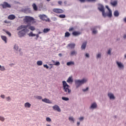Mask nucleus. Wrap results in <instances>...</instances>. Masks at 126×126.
I'll use <instances>...</instances> for the list:
<instances>
[{"instance_id":"obj_14","label":"nucleus","mask_w":126,"mask_h":126,"mask_svg":"<svg viewBox=\"0 0 126 126\" xmlns=\"http://www.w3.org/2000/svg\"><path fill=\"white\" fill-rule=\"evenodd\" d=\"M113 15L115 17H119V16H120V12L118 10H115L114 12Z\"/></svg>"},{"instance_id":"obj_29","label":"nucleus","mask_w":126,"mask_h":126,"mask_svg":"<svg viewBox=\"0 0 126 126\" xmlns=\"http://www.w3.org/2000/svg\"><path fill=\"white\" fill-rule=\"evenodd\" d=\"M53 63H54V65H57L59 66L61 64L59 62H55V61H52Z\"/></svg>"},{"instance_id":"obj_34","label":"nucleus","mask_w":126,"mask_h":126,"mask_svg":"<svg viewBox=\"0 0 126 126\" xmlns=\"http://www.w3.org/2000/svg\"><path fill=\"white\" fill-rule=\"evenodd\" d=\"M59 17L60 18H65V15L64 14H61L59 15Z\"/></svg>"},{"instance_id":"obj_36","label":"nucleus","mask_w":126,"mask_h":126,"mask_svg":"<svg viewBox=\"0 0 126 126\" xmlns=\"http://www.w3.org/2000/svg\"><path fill=\"white\" fill-rule=\"evenodd\" d=\"M4 120H5L4 119V117L0 116V121H1V122H4Z\"/></svg>"},{"instance_id":"obj_56","label":"nucleus","mask_w":126,"mask_h":126,"mask_svg":"<svg viewBox=\"0 0 126 126\" xmlns=\"http://www.w3.org/2000/svg\"><path fill=\"white\" fill-rule=\"evenodd\" d=\"M86 57L87 58H89V54L86 53Z\"/></svg>"},{"instance_id":"obj_4","label":"nucleus","mask_w":126,"mask_h":126,"mask_svg":"<svg viewBox=\"0 0 126 126\" xmlns=\"http://www.w3.org/2000/svg\"><path fill=\"white\" fill-rule=\"evenodd\" d=\"M98 9L99 11L102 12V16L103 17H106L107 16V13L105 12V8H104V6L101 4H98Z\"/></svg>"},{"instance_id":"obj_52","label":"nucleus","mask_w":126,"mask_h":126,"mask_svg":"<svg viewBox=\"0 0 126 126\" xmlns=\"http://www.w3.org/2000/svg\"><path fill=\"white\" fill-rule=\"evenodd\" d=\"M6 99H7V101H9L11 100V99H10V97L8 96L7 97H6Z\"/></svg>"},{"instance_id":"obj_50","label":"nucleus","mask_w":126,"mask_h":126,"mask_svg":"<svg viewBox=\"0 0 126 126\" xmlns=\"http://www.w3.org/2000/svg\"><path fill=\"white\" fill-rule=\"evenodd\" d=\"M101 58V54H98L97 55V58Z\"/></svg>"},{"instance_id":"obj_57","label":"nucleus","mask_w":126,"mask_h":126,"mask_svg":"<svg viewBox=\"0 0 126 126\" xmlns=\"http://www.w3.org/2000/svg\"><path fill=\"white\" fill-rule=\"evenodd\" d=\"M123 38H124V39H126V33L124 34Z\"/></svg>"},{"instance_id":"obj_53","label":"nucleus","mask_w":126,"mask_h":126,"mask_svg":"<svg viewBox=\"0 0 126 126\" xmlns=\"http://www.w3.org/2000/svg\"><path fill=\"white\" fill-rule=\"evenodd\" d=\"M108 55H111V50H109L107 52Z\"/></svg>"},{"instance_id":"obj_23","label":"nucleus","mask_w":126,"mask_h":126,"mask_svg":"<svg viewBox=\"0 0 126 126\" xmlns=\"http://www.w3.org/2000/svg\"><path fill=\"white\" fill-rule=\"evenodd\" d=\"M96 108H97V104H96V103H93L91 106V108L95 109Z\"/></svg>"},{"instance_id":"obj_45","label":"nucleus","mask_w":126,"mask_h":126,"mask_svg":"<svg viewBox=\"0 0 126 126\" xmlns=\"http://www.w3.org/2000/svg\"><path fill=\"white\" fill-rule=\"evenodd\" d=\"M43 66L44 67H46V68H49V66H48L47 64H44Z\"/></svg>"},{"instance_id":"obj_31","label":"nucleus","mask_w":126,"mask_h":126,"mask_svg":"<svg viewBox=\"0 0 126 126\" xmlns=\"http://www.w3.org/2000/svg\"><path fill=\"white\" fill-rule=\"evenodd\" d=\"M62 100H63L64 101H68V100H69V98H68V97H62Z\"/></svg>"},{"instance_id":"obj_24","label":"nucleus","mask_w":126,"mask_h":126,"mask_svg":"<svg viewBox=\"0 0 126 126\" xmlns=\"http://www.w3.org/2000/svg\"><path fill=\"white\" fill-rule=\"evenodd\" d=\"M108 96L109 97L110 99H115V96L113 94L109 93L108 94Z\"/></svg>"},{"instance_id":"obj_55","label":"nucleus","mask_w":126,"mask_h":126,"mask_svg":"<svg viewBox=\"0 0 126 126\" xmlns=\"http://www.w3.org/2000/svg\"><path fill=\"white\" fill-rule=\"evenodd\" d=\"M36 40H37V39H38V37H39V34H36Z\"/></svg>"},{"instance_id":"obj_60","label":"nucleus","mask_w":126,"mask_h":126,"mask_svg":"<svg viewBox=\"0 0 126 126\" xmlns=\"http://www.w3.org/2000/svg\"><path fill=\"white\" fill-rule=\"evenodd\" d=\"M67 3V2L66 1H64V4L66 5Z\"/></svg>"},{"instance_id":"obj_5","label":"nucleus","mask_w":126,"mask_h":126,"mask_svg":"<svg viewBox=\"0 0 126 126\" xmlns=\"http://www.w3.org/2000/svg\"><path fill=\"white\" fill-rule=\"evenodd\" d=\"M87 81V80L86 79H83L82 80H77L75 81V84L77 86V88H78L80 85L84 84V83H85Z\"/></svg>"},{"instance_id":"obj_54","label":"nucleus","mask_w":126,"mask_h":126,"mask_svg":"<svg viewBox=\"0 0 126 126\" xmlns=\"http://www.w3.org/2000/svg\"><path fill=\"white\" fill-rule=\"evenodd\" d=\"M58 3H59V4L62 5V4L63 3V1H58Z\"/></svg>"},{"instance_id":"obj_40","label":"nucleus","mask_w":126,"mask_h":126,"mask_svg":"<svg viewBox=\"0 0 126 126\" xmlns=\"http://www.w3.org/2000/svg\"><path fill=\"white\" fill-rule=\"evenodd\" d=\"M46 120L47 122H52V119L50 117H47Z\"/></svg>"},{"instance_id":"obj_19","label":"nucleus","mask_w":126,"mask_h":126,"mask_svg":"<svg viewBox=\"0 0 126 126\" xmlns=\"http://www.w3.org/2000/svg\"><path fill=\"white\" fill-rule=\"evenodd\" d=\"M87 45V41H85L82 43L81 48H86Z\"/></svg>"},{"instance_id":"obj_13","label":"nucleus","mask_w":126,"mask_h":126,"mask_svg":"<svg viewBox=\"0 0 126 126\" xmlns=\"http://www.w3.org/2000/svg\"><path fill=\"white\" fill-rule=\"evenodd\" d=\"M8 19L9 20H13L15 19V15L13 14H11L8 16Z\"/></svg>"},{"instance_id":"obj_25","label":"nucleus","mask_w":126,"mask_h":126,"mask_svg":"<svg viewBox=\"0 0 126 126\" xmlns=\"http://www.w3.org/2000/svg\"><path fill=\"white\" fill-rule=\"evenodd\" d=\"M72 35L73 36H78V35H80V32H72Z\"/></svg>"},{"instance_id":"obj_26","label":"nucleus","mask_w":126,"mask_h":126,"mask_svg":"<svg viewBox=\"0 0 126 126\" xmlns=\"http://www.w3.org/2000/svg\"><path fill=\"white\" fill-rule=\"evenodd\" d=\"M68 47L69 48H74L75 47V44L74 43H71L68 45Z\"/></svg>"},{"instance_id":"obj_47","label":"nucleus","mask_w":126,"mask_h":126,"mask_svg":"<svg viewBox=\"0 0 126 126\" xmlns=\"http://www.w3.org/2000/svg\"><path fill=\"white\" fill-rule=\"evenodd\" d=\"M1 98H2V99H4V97H5V96L4 95V94H1L0 95Z\"/></svg>"},{"instance_id":"obj_37","label":"nucleus","mask_w":126,"mask_h":126,"mask_svg":"<svg viewBox=\"0 0 126 126\" xmlns=\"http://www.w3.org/2000/svg\"><path fill=\"white\" fill-rule=\"evenodd\" d=\"M28 35L29 36V37H32L33 32H31L29 33H28Z\"/></svg>"},{"instance_id":"obj_8","label":"nucleus","mask_w":126,"mask_h":126,"mask_svg":"<svg viewBox=\"0 0 126 126\" xmlns=\"http://www.w3.org/2000/svg\"><path fill=\"white\" fill-rule=\"evenodd\" d=\"M1 5L2 8H10L11 7L10 4H9L7 2H3L2 4H1Z\"/></svg>"},{"instance_id":"obj_48","label":"nucleus","mask_w":126,"mask_h":126,"mask_svg":"<svg viewBox=\"0 0 126 126\" xmlns=\"http://www.w3.org/2000/svg\"><path fill=\"white\" fill-rule=\"evenodd\" d=\"M79 0L81 2H86V0Z\"/></svg>"},{"instance_id":"obj_30","label":"nucleus","mask_w":126,"mask_h":126,"mask_svg":"<svg viewBox=\"0 0 126 126\" xmlns=\"http://www.w3.org/2000/svg\"><path fill=\"white\" fill-rule=\"evenodd\" d=\"M67 65H71V64H74V62H69L67 63Z\"/></svg>"},{"instance_id":"obj_39","label":"nucleus","mask_w":126,"mask_h":126,"mask_svg":"<svg viewBox=\"0 0 126 126\" xmlns=\"http://www.w3.org/2000/svg\"><path fill=\"white\" fill-rule=\"evenodd\" d=\"M74 55H76V52H75V51H72L71 52V56H74Z\"/></svg>"},{"instance_id":"obj_63","label":"nucleus","mask_w":126,"mask_h":126,"mask_svg":"<svg viewBox=\"0 0 126 126\" xmlns=\"http://www.w3.org/2000/svg\"><path fill=\"white\" fill-rule=\"evenodd\" d=\"M42 33H43V32H38V35L40 34H42Z\"/></svg>"},{"instance_id":"obj_62","label":"nucleus","mask_w":126,"mask_h":126,"mask_svg":"<svg viewBox=\"0 0 126 126\" xmlns=\"http://www.w3.org/2000/svg\"><path fill=\"white\" fill-rule=\"evenodd\" d=\"M79 125H80V122H77V126H79Z\"/></svg>"},{"instance_id":"obj_38","label":"nucleus","mask_w":126,"mask_h":126,"mask_svg":"<svg viewBox=\"0 0 126 126\" xmlns=\"http://www.w3.org/2000/svg\"><path fill=\"white\" fill-rule=\"evenodd\" d=\"M24 11L26 13H27L29 11V8H26L24 9Z\"/></svg>"},{"instance_id":"obj_27","label":"nucleus","mask_w":126,"mask_h":126,"mask_svg":"<svg viewBox=\"0 0 126 126\" xmlns=\"http://www.w3.org/2000/svg\"><path fill=\"white\" fill-rule=\"evenodd\" d=\"M51 29H44L43 31V33H48Z\"/></svg>"},{"instance_id":"obj_28","label":"nucleus","mask_w":126,"mask_h":126,"mask_svg":"<svg viewBox=\"0 0 126 126\" xmlns=\"http://www.w3.org/2000/svg\"><path fill=\"white\" fill-rule=\"evenodd\" d=\"M36 64L37 65H42V64H43V62L42 61H38L36 62Z\"/></svg>"},{"instance_id":"obj_9","label":"nucleus","mask_w":126,"mask_h":126,"mask_svg":"<svg viewBox=\"0 0 126 126\" xmlns=\"http://www.w3.org/2000/svg\"><path fill=\"white\" fill-rule=\"evenodd\" d=\"M53 11L56 13H63V10L59 8H54L53 9Z\"/></svg>"},{"instance_id":"obj_17","label":"nucleus","mask_w":126,"mask_h":126,"mask_svg":"<svg viewBox=\"0 0 126 126\" xmlns=\"http://www.w3.org/2000/svg\"><path fill=\"white\" fill-rule=\"evenodd\" d=\"M66 82L68 83H71V82H73V79H72V76L69 77Z\"/></svg>"},{"instance_id":"obj_51","label":"nucleus","mask_w":126,"mask_h":126,"mask_svg":"<svg viewBox=\"0 0 126 126\" xmlns=\"http://www.w3.org/2000/svg\"><path fill=\"white\" fill-rule=\"evenodd\" d=\"M89 88L87 87L86 89H83V91H84V92H85V91H87V90H88Z\"/></svg>"},{"instance_id":"obj_64","label":"nucleus","mask_w":126,"mask_h":126,"mask_svg":"<svg viewBox=\"0 0 126 126\" xmlns=\"http://www.w3.org/2000/svg\"><path fill=\"white\" fill-rule=\"evenodd\" d=\"M59 57H62V54H61V53L59 54Z\"/></svg>"},{"instance_id":"obj_35","label":"nucleus","mask_w":126,"mask_h":126,"mask_svg":"<svg viewBox=\"0 0 126 126\" xmlns=\"http://www.w3.org/2000/svg\"><path fill=\"white\" fill-rule=\"evenodd\" d=\"M69 120L71 122H73V123H74V119H73V117H69Z\"/></svg>"},{"instance_id":"obj_18","label":"nucleus","mask_w":126,"mask_h":126,"mask_svg":"<svg viewBox=\"0 0 126 126\" xmlns=\"http://www.w3.org/2000/svg\"><path fill=\"white\" fill-rule=\"evenodd\" d=\"M110 4H111V5H112V6H116L117 4H118V1L115 0V1H113L110 2Z\"/></svg>"},{"instance_id":"obj_3","label":"nucleus","mask_w":126,"mask_h":126,"mask_svg":"<svg viewBox=\"0 0 126 126\" xmlns=\"http://www.w3.org/2000/svg\"><path fill=\"white\" fill-rule=\"evenodd\" d=\"M24 21H25V22H27V23H29V22H32V23H36V21H35V19L29 16H25V18L24 19Z\"/></svg>"},{"instance_id":"obj_12","label":"nucleus","mask_w":126,"mask_h":126,"mask_svg":"<svg viewBox=\"0 0 126 126\" xmlns=\"http://www.w3.org/2000/svg\"><path fill=\"white\" fill-rule=\"evenodd\" d=\"M42 102L46 103L47 104H51L52 102L48 98H44L42 99Z\"/></svg>"},{"instance_id":"obj_43","label":"nucleus","mask_w":126,"mask_h":126,"mask_svg":"<svg viewBox=\"0 0 126 126\" xmlns=\"http://www.w3.org/2000/svg\"><path fill=\"white\" fill-rule=\"evenodd\" d=\"M36 99H38V100H42V96H37Z\"/></svg>"},{"instance_id":"obj_49","label":"nucleus","mask_w":126,"mask_h":126,"mask_svg":"<svg viewBox=\"0 0 126 126\" xmlns=\"http://www.w3.org/2000/svg\"><path fill=\"white\" fill-rule=\"evenodd\" d=\"M106 8L108 9V11L110 10H111V9H110V8H109V6H108V5L106 6Z\"/></svg>"},{"instance_id":"obj_10","label":"nucleus","mask_w":126,"mask_h":126,"mask_svg":"<svg viewBox=\"0 0 126 126\" xmlns=\"http://www.w3.org/2000/svg\"><path fill=\"white\" fill-rule=\"evenodd\" d=\"M53 109L55 111H57V112H61L62 110H61V108H60V106L58 105H55L54 106H53Z\"/></svg>"},{"instance_id":"obj_44","label":"nucleus","mask_w":126,"mask_h":126,"mask_svg":"<svg viewBox=\"0 0 126 126\" xmlns=\"http://www.w3.org/2000/svg\"><path fill=\"white\" fill-rule=\"evenodd\" d=\"M51 19L52 20H53V21H57V19L56 17H52Z\"/></svg>"},{"instance_id":"obj_61","label":"nucleus","mask_w":126,"mask_h":126,"mask_svg":"<svg viewBox=\"0 0 126 126\" xmlns=\"http://www.w3.org/2000/svg\"><path fill=\"white\" fill-rule=\"evenodd\" d=\"M36 36V34L32 33V37H35Z\"/></svg>"},{"instance_id":"obj_46","label":"nucleus","mask_w":126,"mask_h":126,"mask_svg":"<svg viewBox=\"0 0 126 126\" xmlns=\"http://www.w3.org/2000/svg\"><path fill=\"white\" fill-rule=\"evenodd\" d=\"M84 118L83 117H80L79 120V121H83Z\"/></svg>"},{"instance_id":"obj_1","label":"nucleus","mask_w":126,"mask_h":126,"mask_svg":"<svg viewBox=\"0 0 126 126\" xmlns=\"http://www.w3.org/2000/svg\"><path fill=\"white\" fill-rule=\"evenodd\" d=\"M17 30H21L18 32V35L20 38H21V37H24L26 33H28V32H29V30H28V25H25L20 26L17 28Z\"/></svg>"},{"instance_id":"obj_20","label":"nucleus","mask_w":126,"mask_h":126,"mask_svg":"<svg viewBox=\"0 0 126 126\" xmlns=\"http://www.w3.org/2000/svg\"><path fill=\"white\" fill-rule=\"evenodd\" d=\"M113 16L112 14V10H109V13L107 14H106V16H108V17L111 18Z\"/></svg>"},{"instance_id":"obj_42","label":"nucleus","mask_w":126,"mask_h":126,"mask_svg":"<svg viewBox=\"0 0 126 126\" xmlns=\"http://www.w3.org/2000/svg\"><path fill=\"white\" fill-rule=\"evenodd\" d=\"M6 34L7 35H8V36H9V37H10L11 36V33L10 32H9L6 31L5 32Z\"/></svg>"},{"instance_id":"obj_6","label":"nucleus","mask_w":126,"mask_h":126,"mask_svg":"<svg viewBox=\"0 0 126 126\" xmlns=\"http://www.w3.org/2000/svg\"><path fill=\"white\" fill-rule=\"evenodd\" d=\"M39 17L43 21H45V22H51V20L50 18H48L46 15H39Z\"/></svg>"},{"instance_id":"obj_32","label":"nucleus","mask_w":126,"mask_h":126,"mask_svg":"<svg viewBox=\"0 0 126 126\" xmlns=\"http://www.w3.org/2000/svg\"><path fill=\"white\" fill-rule=\"evenodd\" d=\"M0 70L1 71H4V70H5V68L3 66H1V67L0 68Z\"/></svg>"},{"instance_id":"obj_11","label":"nucleus","mask_w":126,"mask_h":126,"mask_svg":"<svg viewBox=\"0 0 126 126\" xmlns=\"http://www.w3.org/2000/svg\"><path fill=\"white\" fill-rule=\"evenodd\" d=\"M116 63H117L119 68L122 69V68H124V67H125L123 63H122L121 62H119L117 61Z\"/></svg>"},{"instance_id":"obj_58","label":"nucleus","mask_w":126,"mask_h":126,"mask_svg":"<svg viewBox=\"0 0 126 126\" xmlns=\"http://www.w3.org/2000/svg\"><path fill=\"white\" fill-rule=\"evenodd\" d=\"M74 28H70V29H69V31H73V30H74Z\"/></svg>"},{"instance_id":"obj_22","label":"nucleus","mask_w":126,"mask_h":126,"mask_svg":"<svg viewBox=\"0 0 126 126\" xmlns=\"http://www.w3.org/2000/svg\"><path fill=\"white\" fill-rule=\"evenodd\" d=\"M32 6L33 9L35 11H37V10H38V8L37 7V5H36L35 3H33L32 5Z\"/></svg>"},{"instance_id":"obj_21","label":"nucleus","mask_w":126,"mask_h":126,"mask_svg":"<svg viewBox=\"0 0 126 126\" xmlns=\"http://www.w3.org/2000/svg\"><path fill=\"white\" fill-rule=\"evenodd\" d=\"M24 106L25 108H30L31 107V104H30L29 102H26L25 103Z\"/></svg>"},{"instance_id":"obj_16","label":"nucleus","mask_w":126,"mask_h":126,"mask_svg":"<svg viewBox=\"0 0 126 126\" xmlns=\"http://www.w3.org/2000/svg\"><path fill=\"white\" fill-rule=\"evenodd\" d=\"M28 28L30 30H31V31H35L36 28H35V27L32 26H28Z\"/></svg>"},{"instance_id":"obj_41","label":"nucleus","mask_w":126,"mask_h":126,"mask_svg":"<svg viewBox=\"0 0 126 126\" xmlns=\"http://www.w3.org/2000/svg\"><path fill=\"white\" fill-rule=\"evenodd\" d=\"M88 2H91V1H97V0H86Z\"/></svg>"},{"instance_id":"obj_2","label":"nucleus","mask_w":126,"mask_h":126,"mask_svg":"<svg viewBox=\"0 0 126 126\" xmlns=\"http://www.w3.org/2000/svg\"><path fill=\"white\" fill-rule=\"evenodd\" d=\"M63 90L66 94H70V93L71 92V90H70L69 85L66 83V82L65 81H63Z\"/></svg>"},{"instance_id":"obj_15","label":"nucleus","mask_w":126,"mask_h":126,"mask_svg":"<svg viewBox=\"0 0 126 126\" xmlns=\"http://www.w3.org/2000/svg\"><path fill=\"white\" fill-rule=\"evenodd\" d=\"M1 38L4 42V43H7V37H6V36L1 35Z\"/></svg>"},{"instance_id":"obj_33","label":"nucleus","mask_w":126,"mask_h":126,"mask_svg":"<svg viewBox=\"0 0 126 126\" xmlns=\"http://www.w3.org/2000/svg\"><path fill=\"white\" fill-rule=\"evenodd\" d=\"M70 36V33L68 32H66L65 33V37H69Z\"/></svg>"},{"instance_id":"obj_7","label":"nucleus","mask_w":126,"mask_h":126,"mask_svg":"<svg viewBox=\"0 0 126 126\" xmlns=\"http://www.w3.org/2000/svg\"><path fill=\"white\" fill-rule=\"evenodd\" d=\"M100 26H95L93 27L92 29V32L93 35H96V34H98V29L100 30Z\"/></svg>"},{"instance_id":"obj_59","label":"nucleus","mask_w":126,"mask_h":126,"mask_svg":"<svg viewBox=\"0 0 126 126\" xmlns=\"http://www.w3.org/2000/svg\"><path fill=\"white\" fill-rule=\"evenodd\" d=\"M124 21L126 23V17L124 19Z\"/></svg>"}]
</instances>
